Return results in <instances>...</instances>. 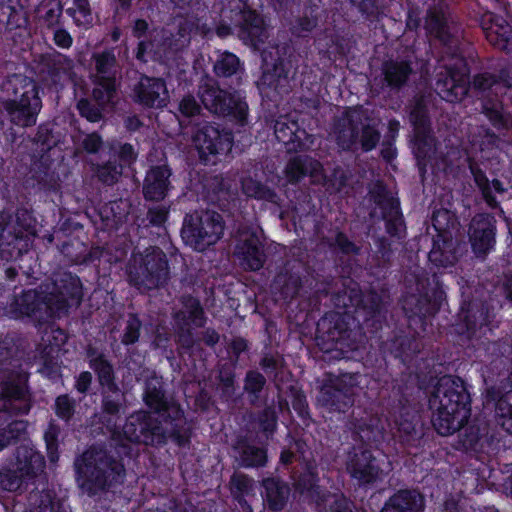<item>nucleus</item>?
Instances as JSON below:
<instances>
[{
  "instance_id": "obj_42",
  "label": "nucleus",
  "mask_w": 512,
  "mask_h": 512,
  "mask_svg": "<svg viewBox=\"0 0 512 512\" xmlns=\"http://www.w3.org/2000/svg\"><path fill=\"white\" fill-rule=\"evenodd\" d=\"M424 498L417 490L400 489L384 503L380 512H423Z\"/></svg>"
},
{
  "instance_id": "obj_28",
  "label": "nucleus",
  "mask_w": 512,
  "mask_h": 512,
  "mask_svg": "<svg viewBox=\"0 0 512 512\" xmlns=\"http://www.w3.org/2000/svg\"><path fill=\"white\" fill-rule=\"evenodd\" d=\"M0 88L3 101H42L38 82L34 78L21 73L8 75L3 80Z\"/></svg>"
},
{
  "instance_id": "obj_31",
  "label": "nucleus",
  "mask_w": 512,
  "mask_h": 512,
  "mask_svg": "<svg viewBox=\"0 0 512 512\" xmlns=\"http://www.w3.org/2000/svg\"><path fill=\"white\" fill-rule=\"evenodd\" d=\"M143 402L160 419L170 412L172 406H180L174 398L166 395L163 382L157 377L145 381Z\"/></svg>"
},
{
  "instance_id": "obj_17",
  "label": "nucleus",
  "mask_w": 512,
  "mask_h": 512,
  "mask_svg": "<svg viewBox=\"0 0 512 512\" xmlns=\"http://www.w3.org/2000/svg\"><path fill=\"white\" fill-rule=\"evenodd\" d=\"M299 63V57L289 46L277 50V57L271 67L264 70L263 84L280 96L292 91L291 82L294 80Z\"/></svg>"
},
{
  "instance_id": "obj_32",
  "label": "nucleus",
  "mask_w": 512,
  "mask_h": 512,
  "mask_svg": "<svg viewBox=\"0 0 512 512\" xmlns=\"http://www.w3.org/2000/svg\"><path fill=\"white\" fill-rule=\"evenodd\" d=\"M274 135L288 153L303 151L306 148L307 132L296 121L279 117L274 124Z\"/></svg>"
},
{
  "instance_id": "obj_34",
  "label": "nucleus",
  "mask_w": 512,
  "mask_h": 512,
  "mask_svg": "<svg viewBox=\"0 0 512 512\" xmlns=\"http://www.w3.org/2000/svg\"><path fill=\"white\" fill-rule=\"evenodd\" d=\"M11 463L28 479L34 480L45 468L44 456L29 444L16 447Z\"/></svg>"
},
{
  "instance_id": "obj_9",
  "label": "nucleus",
  "mask_w": 512,
  "mask_h": 512,
  "mask_svg": "<svg viewBox=\"0 0 512 512\" xmlns=\"http://www.w3.org/2000/svg\"><path fill=\"white\" fill-rule=\"evenodd\" d=\"M249 0H221L217 35L225 37L236 33L245 43L252 46L264 44L267 25L264 17L253 9Z\"/></svg>"
},
{
  "instance_id": "obj_37",
  "label": "nucleus",
  "mask_w": 512,
  "mask_h": 512,
  "mask_svg": "<svg viewBox=\"0 0 512 512\" xmlns=\"http://www.w3.org/2000/svg\"><path fill=\"white\" fill-rule=\"evenodd\" d=\"M472 87L475 91L486 93L494 86L512 89V63L502 61L494 72H482L473 76Z\"/></svg>"
},
{
  "instance_id": "obj_41",
  "label": "nucleus",
  "mask_w": 512,
  "mask_h": 512,
  "mask_svg": "<svg viewBox=\"0 0 512 512\" xmlns=\"http://www.w3.org/2000/svg\"><path fill=\"white\" fill-rule=\"evenodd\" d=\"M355 114V110L348 108L335 124L337 143L346 151L352 150L356 146L361 132V119Z\"/></svg>"
},
{
  "instance_id": "obj_57",
  "label": "nucleus",
  "mask_w": 512,
  "mask_h": 512,
  "mask_svg": "<svg viewBox=\"0 0 512 512\" xmlns=\"http://www.w3.org/2000/svg\"><path fill=\"white\" fill-rule=\"evenodd\" d=\"M118 82L116 77H96L92 89V100L105 108L116 96Z\"/></svg>"
},
{
  "instance_id": "obj_5",
  "label": "nucleus",
  "mask_w": 512,
  "mask_h": 512,
  "mask_svg": "<svg viewBox=\"0 0 512 512\" xmlns=\"http://www.w3.org/2000/svg\"><path fill=\"white\" fill-rule=\"evenodd\" d=\"M356 316L337 311L326 312L317 322L318 333L329 340L355 350L366 339L382 330L386 322V310L382 296L375 290L364 295L355 310Z\"/></svg>"
},
{
  "instance_id": "obj_56",
  "label": "nucleus",
  "mask_w": 512,
  "mask_h": 512,
  "mask_svg": "<svg viewBox=\"0 0 512 512\" xmlns=\"http://www.w3.org/2000/svg\"><path fill=\"white\" fill-rule=\"evenodd\" d=\"M368 195L370 200L380 209L381 213L392 209L394 206L401 205L399 198L391 193L388 186L382 180H376L370 185Z\"/></svg>"
},
{
  "instance_id": "obj_6",
  "label": "nucleus",
  "mask_w": 512,
  "mask_h": 512,
  "mask_svg": "<svg viewBox=\"0 0 512 512\" xmlns=\"http://www.w3.org/2000/svg\"><path fill=\"white\" fill-rule=\"evenodd\" d=\"M496 317L495 308L482 300L463 302L458 314L455 331L469 340L475 360L483 364L493 365L512 351L504 337L491 338L499 328Z\"/></svg>"
},
{
  "instance_id": "obj_49",
  "label": "nucleus",
  "mask_w": 512,
  "mask_h": 512,
  "mask_svg": "<svg viewBox=\"0 0 512 512\" xmlns=\"http://www.w3.org/2000/svg\"><path fill=\"white\" fill-rule=\"evenodd\" d=\"M229 490L233 500L241 508L242 512H253L247 497L253 495V479L244 473H233L229 481Z\"/></svg>"
},
{
  "instance_id": "obj_54",
  "label": "nucleus",
  "mask_w": 512,
  "mask_h": 512,
  "mask_svg": "<svg viewBox=\"0 0 512 512\" xmlns=\"http://www.w3.org/2000/svg\"><path fill=\"white\" fill-rule=\"evenodd\" d=\"M63 6L60 0H43L36 9V18L42 28L54 29L63 24Z\"/></svg>"
},
{
  "instance_id": "obj_20",
  "label": "nucleus",
  "mask_w": 512,
  "mask_h": 512,
  "mask_svg": "<svg viewBox=\"0 0 512 512\" xmlns=\"http://www.w3.org/2000/svg\"><path fill=\"white\" fill-rule=\"evenodd\" d=\"M233 255L239 266L249 272L261 270L267 260L264 243L255 231H240L235 239Z\"/></svg>"
},
{
  "instance_id": "obj_51",
  "label": "nucleus",
  "mask_w": 512,
  "mask_h": 512,
  "mask_svg": "<svg viewBox=\"0 0 512 512\" xmlns=\"http://www.w3.org/2000/svg\"><path fill=\"white\" fill-rule=\"evenodd\" d=\"M23 352L20 349L19 340L14 334H6L0 339V370L2 373L8 369H14L22 362Z\"/></svg>"
},
{
  "instance_id": "obj_27",
  "label": "nucleus",
  "mask_w": 512,
  "mask_h": 512,
  "mask_svg": "<svg viewBox=\"0 0 512 512\" xmlns=\"http://www.w3.org/2000/svg\"><path fill=\"white\" fill-rule=\"evenodd\" d=\"M0 88L3 101H42L38 82L34 78L21 73L8 75L3 80Z\"/></svg>"
},
{
  "instance_id": "obj_64",
  "label": "nucleus",
  "mask_w": 512,
  "mask_h": 512,
  "mask_svg": "<svg viewBox=\"0 0 512 512\" xmlns=\"http://www.w3.org/2000/svg\"><path fill=\"white\" fill-rule=\"evenodd\" d=\"M399 125L398 120H391L388 125V132L382 141L380 156L386 163H391L397 157L398 152L395 142L399 132Z\"/></svg>"
},
{
  "instance_id": "obj_48",
  "label": "nucleus",
  "mask_w": 512,
  "mask_h": 512,
  "mask_svg": "<svg viewBox=\"0 0 512 512\" xmlns=\"http://www.w3.org/2000/svg\"><path fill=\"white\" fill-rule=\"evenodd\" d=\"M61 508L62 504L54 489L36 488L28 495L25 512H60Z\"/></svg>"
},
{
  "instance_id": "obj_16",
  "label": "nucleus",
  "mask_w": 512,
  "mask_h": 512,
  "mask_svg": "<svg viewBox=\"0 0 512 512\" xmlns=\"http://www.w3.org/2000/svg\"><path fill=\"white\" fill-rule=\"evenodd\" d=\"M38 69L40 81L54 93H60L74 75L72 59L55 49L40 55Z\"/></svg>"
},
{
  "instance_id": "obj_23",
  "label": "nucleus",
  "mask_w": 512,
  "mask_h": 512,
  "mask_svg": "<svg viewBox=\"0 0 512 512\" xmlns=\"http://www.w3.org/2000/svg\"><path fill=\"white\" fill-rule=\"evenodd\" d=\"M165 445L170 442L179 449L189 450L194 436V424L189 420L182 406H172L170 412L161 418Z\"/></svg>"
},
{
  "instance_id": "obj_50",
  "label": "nucleus",
  "mask_w": 512,
  "mask_h": 512,
  "mask_svg": "<svg viewBox=\"0 0 512 512\" xmlns=\"http://www.w3.org/2000/svg\"><path fill=\"white\" fill-rule=\"evenodd\" d=\"M92 180L103 186L115 185L123 174L121 165H117V161L109 157L106 161H89L88 162Z\"/></svg>"
},
{
  "instance_id": "obj_19",
  "label": "nucleus",
  "mask_w": 512,
  "mask_h": 512,
  "mask_svg": "<svg viewBox=\"0 0 512 512\" xmlns=\"http://www.w3.org/2000/svg\"><path fill=\"white\" fill-rule=\"evenodd\" d=\"M462 428L464 430L459 435V443L466 451L490 455L505 447L500 433L490 429L485 422H467Z\"/></svg>"
},
{
  "instance_id": "obj_13",
  "label": "nucleus",
  "mask_w": 512,
  "mask_h": 512,
  "mask_svg": "<svg viewBox=\"0 0 512 512\" xmlns=\"http://www.w3.org/2000/svg\"><path fill=\"white\" fill-rule=\"evenodd\" d=\"M356 385L355 374L329 375L320 387L318 403L329 412L346 414L354 405Z\"/></svg>"
},
{
  "instance_id": "obj_3",
  "label": "nucleus",
  "mask_w": 512,
  "mask_h": 512,
  "mask_svg": "<svg viewBox=\"0 0 512 512\" xmlns=\"http://www.w3.org/2000/svg\"><path fill=\"white\" fill-rule=\"evenodd\" d=\"M382 416L383 418L378 416L361 418L355 423V434L362 443L353 446L348 451L346 470L351 479L355 480L360 487L371 486L381 479L382 468L380 460L371 450L373 445L378 446L391 437L407 455L416 456L425 444L422 431L416 427L421 437V444L417 447H408L401 442L400 437L388 424L386 420L388 411L383 409Z\"/></svg>"
},
{
  "instance_id": "obj_43",
  "label": "nucleus",
  "mask_w": 512,
  "mask_h": 512,
  "mask_svg": "<svg viewBox=\"0 0 512 512\" xmlns=\"http://www.w3.org/2000/svg\"><path fill=\"white\" fill-rule=\"evenodd\" d=\"M131 208V203L127 199H118L105 204L99 211L104 229L109 232L118 231L128 222Z\"/></svg>"
},
{
  "instance_id": "obj_11",
  "label": "nucleus",
  "mask_w": 512,
  "mask_h": 512,
  "mask_svg": "<svg viewBox=\"0 0 512 512\" xmlns=\"http://www.w3.org/2000/svg\"><path fill=\"white\" fill-rule=\"evenodd\" d=\"M223 216L214 210H194L184 216L181 227L183 242L195 251L203 252L224 235Z\"/></svg>"
},
{
  "instance_id": "obj_2",
  "label": "nucleus",
  "mask_w": 512,
  "mask_h": 512,
  "mask_svg": "<svg viewBox=\"0 0 512 512\" xmlns=\"http://www.w3.org/2000/svg\"><path fill=\"white\" fill-rule=\"evenodd\" d=\"M133 444L160 448L165 446L161 419L140 409L126 417L121 429L114 428L107 445L92 446L76 457L75 477L79 488L89 497L116 493L124 485L126 465L137 455Z\"/></svg>"
},
{
  "instance_id": "obj_8",
  "label": "nucleus",
  "mask_w": 512,
  "mask_h": 512,
  "mask_svg": "<svg viewBox=\"0 0 512 512\" xmlns=\"http://www.w3.org/2000/svg\"><path fill=\"white\" fill-rule=\"evenodd\" d=\"M450 15V6L445 0H432L424 17V29L430 38L451 51L453 63L445 65L449 76L445 85L450 83L451 87L447 89L445 99L449 102H458L467 93L465 84L470 68L460 49L456 46V38L451 31L449 22Z\"/></svg>"
},
{
  "instance_id": "obj_29",
  "label": "nucleus",
  "mask_w": 512,
  "mask_h": 512,
  "mask_svg": "<svg viewBox=\"0 0 512 512\" xmlns=\"http://www.w3.org/2000/svg\"><path fill=\"white\" fill-rule=\"evenodd\" d=\"M171 168L166 165L151 166L144 177L142 194L146 201L161 202L171 189Z\"/></svg>"
},
{
  "instance_id": "obj_44",
  "label": "nucleus",
  "mask_w": 512,
  "mask_h": 512,
  "mask_svg": "<svg viewBox=\"0 0 512 512\" xmlns=\"http://www.w3.org/2000/svg\"><path fill=\"white\" fill-rule=\"evenodd\" d=\"M322 9L318 4L309 2L303 6L302 12L295 17L290 25L291 35L296 38H310L318 26Z\"/></svg>"
},
{
  "instance_id": "obj_61",
  "label": "nucleus",
  "mask_w": 512,
  "mask_h": 512,
  "mask_svg": "<svg viewBox=\"0 0 512 512\" xmlns=\"http://www.w3.org/2000/svg\"><path fill=\"white\" fill-rule=\"evenodd\" d=\"M482 113L496 129L507 127L508 121L503 114V105L497 98H485L482 100Z\"/></svg>"
},
{
  "instance_id": "obj_39",
  "label": "nucleus",
  "mask_w": 512,
  "mask_h": 512,
  "mask_svg": "<svg viewBox=\"0 0 512 512\" xmlns=\"http://www.w3.org/2000/svg\"><path fill=\"white\" fill-rule=\"evenodd\" d=\"M225 93L226 89L221 88L212 77L204 79L198 88V96L205 109L220 117L224 112H231L225 104Z\"/></svg>"
},
{
  "instance_id": "obj_22",
  "label": "nucleus",
  "mask_w": 512,
  "mask_h": 512,
  "mask_svg": "<svg viewBox=\"0 0 512 512\" xmlns=\"http://www.w3.org/2000/svg\"><path fill=\"white\" fill-rule=\"evenodd\" d=\"M132 101L145 109H162L167 106L169 94L166 81L160 77L140 73L131 88Z\"/></svg>"
},
{
  "instance_id": "obj_1",
  "label": "nucleus",
  "mask_w": 512,
  "mask_h": 512,
  "mask_svg": "<svg viewBox=\"0 0 512 512\" xmlns=\"http://www.w3.org/2000/svg\"><path fill=\"white\" fill-rule=\"evenodd\" d=\"M416 292L402 303L408 327L393 330L382 344L383 351H369L364 359V366L370 370L366 374L367 395L388 411V424L408 447L421 444L416 430L420 422L417 397L424 390L426 379L433 381L435 374L433 359L420 357L423 341L412 326L424 330L427 319L434 317L446 300L437 273L417 275Z\"/></svg>"
},
{
  "instance_id": "obj_63",
  "label": "nucleus",
  "mask_w": 512,
  "mask_h": 512,
  "mask_svg": "<svg viewBox=\"0 0 512 512\" xmlns=\"http://www.w3.org/2000/svg\"><path fill=\"white\" fill-rule=\"evenodd\" d=\"M243 188L247 195L257 200H263L274 205L280 204L281 198L277 192L259 181L251 179L249 182L244 184Z\"/></svg>"
},
{
  "instance_id": "obj_25",
  "label": "nucleus",
  "mask_w": 512,
  "mask_h": 512,
  "mask_svg": "<svg viewBox=\"0 0 512 512\" xmlns=\"http://www.w3.org/2000/svg\"><path fill=\"white\" fill-rule=\"evenodd\" d=\"M496 219L489 213L476 214L469 226V241L477 257H485L496 243Z\"/></svg>"
},
{
  "instance_id": "obj_35",
  "label": "nucleus",
  "mask_w": 512,
  "mask_h": 512,
  "mask_svg": "<svg viewBox=\"0 0 512 512\" xmlns=\"http://www.w3.org/2000/svg\"><path fill=\"white\" fill-rule=\"evenodd\" d=\"M232 448L236 461L242 468H261L267 464V449L255 445L247 436H238Z\"/></svg>"
},
{
  "instance_id": "obj_15",
  "label": "nucleus",
  "mask_w": 512,
  "mask_h": 512,
  "mask_svg": "<svg viewBox=\"0 0 512 512\" xmlns=\"http://www.w3.org/2000/svg\"><path fill=\"white\" fill-rule=\"evenodd\" d=\"M234 135L231 130L218 124L205 123L193 136L199 162L203 165H215L219 156L231 150Z\"/></svg>"
},
{
  "instance_id": "obj_55",
  "label": "nucleus",
  "mask_w": 512,
  "mask_h": 512,
  "mask_svg": "<svg viewBox=\"0 0 512 512\" xmlns=\"http://www.w3.org/2000/svg\"><path fill=\"white\" fill-rule=\"evenodd\" d=\"M125 402L124 392L119 384L116 389H101V413L104 418L108 417L107 422L119 417Z\"/></svg>"
},
{
  "instance_id": "obj_59",
  "label": "nucleus",
  "mask_w": 512,
  "mask_h": 512,
  "mask_svg": "<svg viewBox=\"0 0 512 512\" xmlns=\"http://www.w3.org/2000/svg\"><path fill=\"white\" fill-rule=\"evenodd\" d=\"M109 157L121 165V169L133 165L138 157V152L131 143H122L118 140L107 142Z\"/></svg>"
},
{
  "instance_id": "obj_18",
  "label": "nucleus",
  "mask_w": 512,
  "mask_h": 512,
  "mask_svg": "<svg viewBox=\"0 0 512 512\" xmlns=\"http://www.w3.org/2000/svg\"><path fill=\"white\" fill-rule=\"evenodd\" d=\"M182 305L184 310L178 311L174 315L177 326L178 343L184 351H193L199 346V343L194 336L192 326L197 328L204 327L207 317L197 297L192 295L184 296Z\"/></svg>"
},
{
  "instance_id": "obj_46",
  "label": "nucleus",
  "mask_w": 512,
  "mask_h": 512,
  "mask_svg": "<svg viewBox=\"0 0 512 512\" xmlns=\"http://www.w3.org/2000/svg\"><path fill=\"white\" fill-rule=\"evenodd\" d=\"M225 96V104L231 112H224L221 114V117L238 126H246L248 124L249 106L246 101L245 91L229 88L226 89Z\"/></svg>"
},
{
  "instance_id": "obj_36",
  "label": "nucleus",
  "mask_w": 512,
  "mask_h": 512,
  "mask_svg": "<svg viewBox=\"0 0 512 512\" xmlns=\"http://www.w3.org/2000/svg\"><path fill=\"white\" fill-rule=\"evenodd\" d=\"M412 73V64L408 60H385L381 66L382 84L392 92H399L408 84Z\"/></svg>"
},
{
  "instance_id": "obj_21",
  "label": "nucleus",
  "mask_w": 512,
  "mask_h": 512,
  "mask_svg": "<svg viewBox=\"0 0 512 512\" xmlns=\"http://www.w3.org/2000/svg\"><path fill=\"white\" fill-rule=\"evenodd\" d=\"M295 491L309 504H314L318 511L326 509L332 493L320 485L318 469L311 463H306L301 471L293 476Z\"/></svg>"
},
{
  "instance_id": "obj_4",
  "label": "nucleus",
  "mask_w": 512,
  "mask_h": 512,
  "mask_svg": "<svg viewBox=\"0 0 512 512\" xmlns=\"http://www.w3.org/2000/svg\"><path fill=\"white\" fill-rule=\"evenodd\" d=\"M83 300V285L80 278L64 272L53 281L52 290L24 289L10 301V319L25 318L42 324L47 319L61 318L72 308H78Z\"/></svg>"
},
{
  "instance_id": "obj_60",
  "label": "nucleus",
  "mask_w": 512,
  "mask_h": 512,
  "mask_svg": "<svg viewBox=\"0 0 512 512\" xmlns=\"http://www.w3.org/2000/svg\"><path fill=\"white\" fill-rule=\"evenodd\" d=\"M475 144L478 146L481 159L489 161L499 156L501 139L489 128H485L479 133Z\"/></svg>"
},
{
  "instance_id": "obj_30",
  "label": "nucleus",
  "mask_w": 512,
  "mask_h": 512,
  "mask_svg": "<svg viewBox=\"0 0 512 512\" xmlns=\"http://www.w3.org/2000/svg\"><path fill=\"white\" fill-rule=\"evenodd\" d=\"M480 27L491 45L501 50L507 48L512 39V27L504 17L492 12L484 13Z\"/></svg>"
},
{
  "instance_id": "obj_10",
  "label": "nucleus",
  "mask_w": 512,
  "mask_h": 512,
  "mask_svg": "<svg viewBox=\"0 0 512 512\" xmlns=\"http://www.w3.org/2000/svg\"><path fill=\"white\" fill-rule=\"evenodd\" d=\"M169 273L166 254L159 247L150 246L143 253L133 251L127 265L130 285L141 292L167 284Z\"/></svg>"
},
{
  "instance_id": "obj_47",
  "label": "nucleus",
  "mask_w": 512,
  "mask_h": 512,
  "mask_svg": "<svg viewBox=\"0 0 512 512\" xmlns=\"http://www.w3.org/2000/svg\"><path fill=\"white\" fill-rule=\"evenodd\" d=\"M322 169L321 163L306 155H297L289 159L285 167V176L289 183L296 184L307 176L317 175Z\"/></svg>"
},
{
  "instance_id": "obj_38",
  "label": "nucleus",
  "mask_w": 512,
  "mask_h": 512,
  "mask_svg": "<svg viewBox=\"0 0 512 512\" xmlns=\"http://www.w3.org/2000/svg\"><path fill=\"white\" fill-rule=\"evenodd\" d=\"M2 105L13 125L27 128L36 124L37 117L42 108V101H2Z\"/></svg>"
},
{
  "instance_id": "obj_53",
  "label": "nucleus",
  "mask_w": 512,
  "mask_h": 512,
  "mask_svg": "<svg viewBox=\"0 0 512 512\" xmlns=\"http://www.w3.org/2000/svg\"><path fill=\"white\" fill-rule=\"evenodd\" d=\"M244 71L240 58L227 50H217L213 61V72L218 78H230Z\"/></svg>"
},
{
  "instance_id": "obj_7",
  "label": "nucleus",
  "mask_w": 512,
  "mask_h": 512,
  "mask_svg": "<svg viewBox=\"0 0 512 512\" xmlns=\"http://www.w3.org/2000/svg\"><path fill=\"white\" fill-rule=\"evenodd\" d=\"M433 385L428 398L430 409H436L432 424L441 436H449L462 429L471 416V393L467 383L459 376H434L433 381L426 379L425 387Z\"/></svg>"
},
{
  "instance_id": "obj_24",
  "label": "nucleus",
  "mask_w": 512,
  "mask_h": 512,
  "mask_svg": "<svg viewBox=\"0 0 512 512\" xmlns=\"http://www.w3.org/2000/svg\"><path fill=\"white\" fill-rule=\"evenodd\" d=\"M512 392L502 387H487L483 397V408L488 412L496 426L512 436Z\"/></svg>"
},
{
  "instance_id": "obj_58",
  "label": "nucleus",
  "mask_w": 512,
  "mask_h": 512,
  "mask_svg": "<svg viewBox=\"0 0 512 512\" xmlns=\"http://www.w3.org/2000/svg\"><path fill=\"white\" fill-rule=\"evenodd\" d=\"M381 218L384 221L385 231L391 238L401 240L406 237L407 227L401 205L382 212Z\"/></svg>"
},
{
  "instance_id": "obj_26",
  "label": "nucleus",
  "mask_w": 512,
  "mask_h": 512,
  "mask_svg": "<svg viewBox=\"0 0 512 512\" xmlns=\"http://www.w3.org/2000/svg\"><path fill=\"white\" fill-rule=\"evenodd\" d=\"M467 164L474 183L488 206L491 208L498 206L495 194H498L503 199L512 197V178L507 179L506 184L498 179L490 181L486 172L473 157H467Z\"/></svg>"
},
{
  "instance_id": "obj_40",
  "label": "nucleus",
  "mask_w": 512,
  "mask_h": 512,
  "mask_svg": "<svg viewBox=\"0 0 512 512\" xmlns=\"http://www.w3.org/2000/svg\"><path fill=\"white\" fill-rule=\"evenodd\" d=\"M262 497L269 511H282L289 500L290 487L279 477H267L262 480Z\"/></svg>"
},
{
  "instance_id": "obj_45",
  "label": "nucleus",
  "mask_w": 512,
  "mask_h": 512,
  "mask_svg": "<svg viewBox=\"0 0 512 512\" xmlns=\"http://www.w3.org/2000/svg\"><path fill=\"white\" fill-rule=\"evenodd\" d=\"M271 287L281 300L290 302L298 296L302 288V278L298 272L284 269L275 275Z\"/></svg>"
},
{
  "instance_id": "obj_62",
  "label": "nucleus",
  "mask_w": 512,
  "mask_h": 512,
  "mask_svg": "<svg viewBox=\"0 0 512 512\" xmlns=\"http://www.w3.org/2000/svg\"><path fill=\"white\" fill-rule=\"evenodd\" d=\"M27 428V421L17 419L9 421L4 427H0V451L17 442L27 433Z\"/></svg>"
},
{
  "instance_id": "obj_12",
  "label": "nucleus",
  "mask_w": 512,
  "mask_h": 512,
  "mask_svg": "<svg viewBox=\"0 0 512 512\" xmlns=\"http://www.w3.org/2000/svg\"><path fill=\"white\" fill-rule=\"evenodd\" d=\"M431 222L436 235L428 253L429 262L437 268L452 267L458 261V250L452 235L455 220L448 210L441 209L433 212Z\"/></svg>"
},
{
  "instance_id": "obj_14",
  "label": "nucleus",
  "mask_w": 512,
  "mask_h": 512,
  "mask_svg": "<svg viewBox=\"0 0 512 512\" xmlns=\"http://www.w3.org/2000/svg\"><path fill=\"white\" fill-rule=\"evenodd\" d=\"M9 230L2 235V259L16 261L28 253L36 235L35 218L28 210H18L15 222L9 220Z\"/></svg>"
},
{
  "instance_id": "obj_52",
  "label": "nucleus",
  "mask_w": 512,
  "mask_h": 512,
  "mask_svg": "<svg viewBox=\"0 0 512 512\" xmlns=\"http://www.w3.org/2000/svg\"><path fill=\"white\" fill-rule=\"evenodd\" d=\"M411 143L412 153L417 165L420 170H424L435 152V137L432 134V130L414 132Z\"/></svg>"
},
{
  "instance_id": "obj_33",
  "label": "nucleus",
  "mask_w": 512,
  "mask_h": 512,
  "mask_svg": "<svg viewBox=\"0 0 512 512\" xmlns=\"http://www.w3.org/2000/svg\"><path fill=\"white\" fill-rule=\"evenodd\" d=\"M87 363L94 372L101 389H116L117 377L114 365L108 356L95 347L86 350Z\"/></svg>"
}]
</instances>
